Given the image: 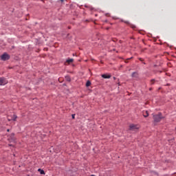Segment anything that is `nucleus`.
I'll return each mask as SVG.
<instances>
[{
	"instance_id": "4",
	"label": "nucleus",
	"mask_w": 176,
	"mask_h": 176,
	"mask_svg": "<svg viewBox=\"0 0 176 176\" xmlns=\"http://www.w3.org/2000/svg\"><path fill=\"white\" fill-rule=\"evenodd\" d=\"M8 83V81L5 78H0V86H5Z\"/></svg>"
},
{
	"instance_id": "7",
	"label": "nucleus",
	"mask_w": 176,
	"mask_h": 176,
	"mask_svg": "<svg viewBox=\"0 0 176 176\" xmlns=\"http://www.w3.org/2000/svg\"><path fill=\"white\" fill-rule=\"evenodd\" d=\"M102 78H103L104 79H109V78H111V75H109V74H102Z\"/></svg>"
},
{
	"instance_id": "14",
	"label": "nucleus",
	"mask_w": 176,
	"mask_h": 176,
	"mask_svg": "<svg viewBox=\"0 0 176 176\" xmlns=\"http://www.w3.org/2000/svg\"><path fill=\"white\" fill-rule=\"evenodd\" d=\"M72 119H75V114L72 115Z\"/></svg>"
},
{
	"instance_id": "2",
	"label": "nucleus",
	"mask_w": 176,
	"mask_h": 176,
	"mask_svg": "<svg viewBox=\"0 0 176 176\" xmlns=\"http://www.w3.org/2000/svg\"><path fill=\"white\" fill-rule=\"evenodd\" d=\"M1 58L3 61H6L7 60H9L10 58V56L7 53H4L3 55L1 56Z\"/></svg>"
},
{
	"instance_id": "13",
	"label": "nucleus",
	"mask_w": 176,
	"mask_h": 176,
	"mask_svg": "<svg viewBox=\"0 0 176 176\" xmlns=\"http://www.w3.org/2000/svg\"><path fill=\"white\" fill-rule=\"evenodd\" d=\"M151 85H155V80L154 79L151 80Z\"/></svg>"
},
{
	"instance_id": "17",
	"label": "nucleus",
	"mask_w": 176,
	"mask_h": 176,
	"mask_svg": "<svg viewBox=\"0 0 176 176\" xmlns=\"http://www.w3.org/2000/svg\"><path fill=\"white\" fill-rule=\"evenodd\" d=\"M61 2H64V0H60Z\"/></svg>"
},
{
	"instance_id": "9",
	"label": "nucleus",
	"mask_w": 176,
	"mask_h": 176,
	"mask_svg": "<svg viewBox=\"0 0 176 176\" xmlns=\"http://www.w3.org/2000/svg\"><path fill=\"white\" fill-rule=\"evenodd\" d=\"M66 63H67L68 64H71V63H74V59H72V58L67 59L66 60Z\"/></svg>"
},
{
	"instance_id": "3",
	"label": "nucleus",
	"mask_w": 176,
	"mask_h": 176,
	"mask_svg": "<svg viewBox=\"0 0 176 176\" xmlns=\"http://www.w3.org/2000/svg\"><path fill=\"white\" fill-rule=\"evenodd\" d=\"M16 119H17V116L13 114L12 116H8V122H10L13 120L14 122H16Z\"/></svg>"
},
{
	"instance_id": "12",
	"label": "nucleus",
	"mask_w": 176,
	"mask_h": 176,
	"mask_svg": "<svg viewBox=\"0 0 176 176\" xmlns=\"http://www.w3.org/2000/svg\"><path fill=\"white\" fill-rule=\"evenodd\" d=\"M91 85V82H90V81H87V82H86V87H89V86H90Z\"/></svg>"
},
{
	"instance_id": "18",
	"label": "nucleus",
	"mask_w": 176,
	"mask_h": 176,
	"mask_svg": "<svg viewBox=\"0 0 176 176\" xmlns=\"http://www.w3.org/2000/svg\"><path fill=\"white\" fill-rule=\"evenodd\" d=\"M7 131H9V129H8Z\"/></svg>"
},
{
	"instance_id": "5",
	"label": "nucleus",
	"mask_w": 176,
	"mask_h": 176,
	"mask_svg": "<svg viewBox=\"0 0 176 176\" xmlns=\"http://www.w3.org/2000/svg\"><path fill=\"white\" fill-rule=\"evenodd\" d=\"M129 129L132 131H135V130H138L139 127L138 125L131 124Z\"/></svg>"
},
{
	"instance_id": "15",
	"label": "nucleus",
	"mask_w": 176,
	"mask_h": 176,
	"mask_svg": "<svg viewBox=\"0 0 176 176\" xmlns=\"http://www.w3.org/2000/svg\"><path fill=\"white\" fill-rule=\"evenodd\" d=\"M124 23H125V24H129V21H124Z\"/></svg>"
},
{
	"instance_id": "1",
	"label": "nucleus",
	"mask_w": 176,
	"mask_h": 176,
	"mask_svg": "<svg viewBox=\"0 0 176 176\" xmlns=\"http://www.w3.org/2000/svg\"><path fill=\"white\" fill-rule=\"evenodd\" d=\"M154 122H156L157 123L160 122L162 119H164V117L162 115V113H159L157 115L153 116Z\"/></svg>"
},
{
	"instance_id": "11",
	"label": "nucleus",
	"mask_w": 176,
	"mask_h": 176,
	"mask_svg": "<svg viewBox=\"0 0 176 176\" xmlns=\"http://www.w3.org/2000/svg\"><path fill=\"white\" fill-rule=\"evenodd\" d=\"M65 79L67 82H71V77L69 76H65Z\"/></svg>"
},
{
	"instance_id": "6",
	"label": "nucleus",
	"mask_w": 176,
	"mask_h": 176,
	"mask_svg": "<svg viewBox=\"0 0 176 176\" xmlns=\"http://www.w3.org/2000/svg\"><path fill=\"white\" fill-rule=\"evenodd\" d=\"M142 115L144 118H148V116H149V113H148V111H143Z\"/></svg>"
},
{
	"instance_id": "16",
	"label": "nucleus",
	"mask_w": 176,
	"mask_h": 176,
	"mask_svg": "<svg viewBox=\"0 0 176 176\" xmlns=\"http://www.w3.org/2000/svg\"><path fill=\"white\" fill-rule=\"evenodd\" d=\"M139 60H140V61H144V59H142V58H140Z\"/></svg>"
},
{
	"instance_id": "10",
	"label": "nucleus",
	"mask_w": 176,
	"mask_h": 176,
	"mask_svg": "<svg viewBox=\"0 0 176 176\" xmlns=\"http://www.w3.org/2000/svg\"><path fill=\"white\" fill-rule=\"evenodd\" d=\"M38 171L40 173V174H42V175L45 174V170H42V169L39 168L38 170Z\"/></svg>"
},
{
	"instance_id": "8",
	"label": "nucleus",
	"mask_w": 176,
	"mask_h": 176,
	"mask_svg": "<svg viewBox=\"0 0 176 176\" xmlns=\"http://www.w3.org/2000/svg\"><path fill=\"white\" fill-rule=\"evenodd\" d=\"M131 76H132V78H138V73L133 72V73H132Z\"/></svg>"
}]
</instances>
